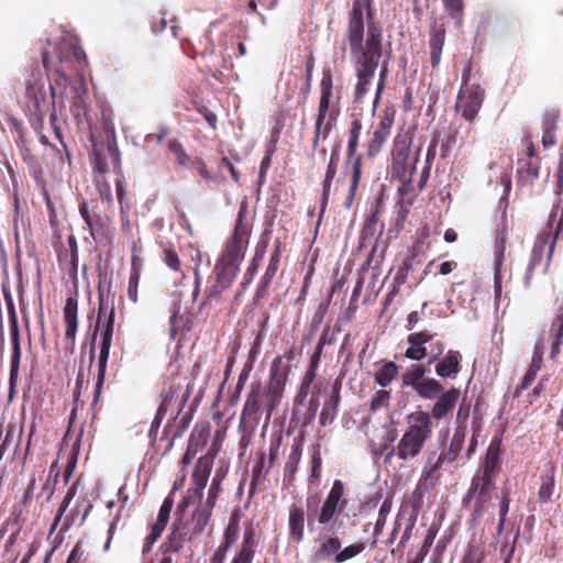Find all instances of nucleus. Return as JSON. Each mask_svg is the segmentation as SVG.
Here are the masks:
<instances>
[{
    "label": "nucleus",
    "mask_w": 563,
    "mask_h": 563,
    "mask_svg": "<svg viewBox=\"0 0 563 563\" xmlns=\"http://www.w3.org/2000/svg\"><path fill=\"white\" fill-rule=\"evenodd\" d=\"M349 42L357 71L354 100L360 102L367 92V86L374 78L382 56V32L369 25L364 42L363 4L358 0L353 2L350 14Z\"/></svg>",
    "instance_id": "obj_1"
},
{
    "label": "nucleus",
    "mask_w": 563,
    "mask_h": 563,
    "mask_svg": "<svg viewBox=\"0 0 563 563\" xmlns=\"http://www.w3.org/2000/svg\"><path fill=\"white\" fill-rule=\"evenodd\" d=\"M212 465V455H205L198 460V463L191 475V486L189 487L186 497L179 505V508H185L191 504H195L196 501H199V505L197 506L191 519L192 532L195 534H200L203 532L212 514V508L203 505L201 500L203 489L206 488L210 477Z\"/></svg>",
    "instance_id": "obj_2"
},
{
    "label": "nucleus",
    "mask_w": 563,
    "mask_h": 563,
    "mask_svg": "<svg viewBox=\"0 0 563 563\" xmlns=\"http://www.w3.org/2000/svg\"><path fill=\"white\" fill-rule=\"evenodd\" d=\"M407 429L396 446V454L402 461L417 457L433 431L429 412L422 410L411 412L407 416Z\"/></svg>",
    "instance_id": "obj_3"
},
{
    "label": "nucleus",
    "mask_w": 563,
    "mask_h": 563,
    "mask_svg": "<svg viewBox=\"0 0 563 563\" xmlns=\"http://www.w3.org/2000/svg\"><path fill=\"white\" fill-rule=\"evenodd\" d=\"M339 113L333 101V81L331 74L324 73L320 82V102L316 121L313 146H318L319 140L327 139Z\"/></svg>",
    "instance_id": "obj_4"
},
{
    "label": "nucleus",
    "mask_w": 563,
    "mask_h": 563,
    "mask_svg": "<svg viewBox=\"0 0 563 563\" xmlns=\"http://www.w3.org/2000/svg\"><path fill=\"white\" fill-rule=\"evenodd\" d=\"M247 244L246 234L235 230L216 266L218 279L221 283L229 284L234 279L244 258Z\"/></svg>",
    "instance_id": "obj_5"
},
{
    "label": "nucleus",
    "mask_w": 563,
    "mask_h": 563,
    "mask_svg": "<svg viewBox=\"0 0 563 563\" xmlns=\"http://www.w3.org/2000/svg\"><path fill=\"white\" fill-rule=\"evenodd\" d=\"M498 462V451L493 444L489 445L485 462L475 473L467 496H476L478 511L484 510L486 503L490 499L494 489L493 476Z\"/></svg>",
    "instance_id": "obj_6"
},
{
    "label": "nucleus",
    "mask_w": 563,
    "mask_h": 563,
    "mask_svg": "<svg viewBox=\"0 0 563 563\" xmlns=\"http://www.w3.org/2000/svg\"><path fill=\"white\" fill-rule=\"evenodd\" d=\"M410 139L407 135H399L395 139L393 148V173L399 179L412 180L416 175V165L419 161V151L411 152Z\"/></svg>",
    "instance_id": "obj_7"
},
{
    "label": "nucleus",
    "mask_w": 563,
    "mask_h": 563,
    "mask_svg": "<svg viewBox=\"0 0 563 563\" xmlns=\"http://www.w3.org/2000/svg\"><path fill=\"white\" fill-rule=\"evenodd\" d=\"M484 92L477 85H464L457 96L455 108L467 121H473L482 107Z\"/></svg>",
    "instance_id": "obj_8"
},
{
    "label": "nucleus",
    "mask_w": 563,
    "mask_h": 563,
    "mask_svg": "<svg viewBox=\"0 0 563 563\" xmlns=\"http://www.w3.org/2000/svg\"><path fill=\"white\" fill-rule=\"evenodd\" d=\"M344 484L335 479L325 500L322 504L318 522L320 525L329 523L339 510L345 508L346 500L343 499Z\"/></svg>",
    "instance_id": "obj_9"
},
{
    "label": "nucleus",
    "mask_w": 563,
    "mask_h": 563,
    "mask_svg": "<svg viewBox=\"0 0 563 563\" xmlns=\"http://www.w3.org/2000/svg\"><path fill=\"white\" fill-rule=\"evenodd\" d=\"M554 249V238L551 232H542L538 235L533 249L531 252L530 261L527 267V273L525 276L526 285H529L530 279L532 277L533 269L541 264L544 255L547 256V263L550 261L551 255Z\"/></svg>",
    "instance_id": "obj_10"
},
{
    "label": "nucleus",
    "mask_w": 563,
    "mask_h": 563,
    "mask_svg": "<svg viewBox=\"0 0 563 563\" xmlns=\"http://www.w3.org/2000/svg\"><path fill=\"white\" fill-rule=\"evenodd\" d=\"M341 540L335 534H320L316 540L313 559L318 563H329L334 560L341 549Z\"/></svg>",
    "instance_id": "obj_11"
},
{
    "label": "nucleus",
    "mask_w": 563,
    "mask_h": 563,
    "mask_svg": "<svg viewBox=\"0 0 563 563\" xmlns=\"http://www.w3.org/2000/svg\"><path fill=\"white\" fill-rule=\"evenodd\" d=\"M394 110L384 111L383 115L379 117V122L377 128L373 133V137L368 144V151L371 155L377 154L385 142L388 140L390 135V130L394 124Z\"/></svg>",
    "instance_id": "obj_12"
},
{
    "label": "nucleus",
    "mask_w": 563,
    "mask_h": 563,
    "mask_svg": "<svg viewBox=\"0 0 563 563\" xmlns=\"http://www.w3.org/2000/svg\"><path fill=\"white\" fill-rule=\"evenodd\" d=\"M113 327H114V310L111 308L107 323L102 333L100 353H99V369H98V385H101L104 378V373L107 368V362L109 358L110 347L112 343L113 335Z\"/></svg>",
    "instance_id": "obj_13"
},
{
    "label": "nucleus",
    "mask_w": 563,
    "mask_h": 563,
    "mask_svg": "<svg viewBox=\"0 0 563 563\" xmlns=\"http://www.w3.org/2000/svg\"><path fill=\"white\" fill-rule=\"evenodd\" d=\"M460 390L457 388H451L450 390L441 394L437 402L432 407L431 419H442L445 417L455 406L460 398Z\"/></svg>",
    "instance_id": "obj_14"
},
{
    "label": "nucleus",
    "mask_w": 563,
    "mask_h": 563,
    "mask_svg": "<svg viewBox=\"0 0 563 563\" xmlns=\"http://www.w3.org/2000/svg\"><path fill=\"white\" fill-rule=\"evenodd\" d=\"M287 365L284 364L280 356L274 358L269 371V391L279 396L284 389L287 379Z\"/></svg>",
    "instance_id": "obj_15"
},
{
    "label": "nucleus",
    "mask_w": 563,
    "mask_h": 563,
    "mask_svg": "<svg viewBox=\"0 0 563 563\" xmlns=\"http://www.w3.org/2000/svg\"><path fill=\"white\" fill-rule=\"evenodd\" d=\"M465 440V430L463 428H456L451 443L449 451L445 453H442L435 464L432 467V471L438 470L444 462L452 463L456 460L457 455L460 454L463 444Z\"/></svg>",
    "instance_id": "obj_16"
},
{
    "label": "nucleus",
    "mask_w": 563,
    "mask_h": 563,
    "mask_svg": "<svg viewBox=\"0 0 563 563\" xmlns=\"http://www.w3.org/2000/svg\"><path fill=\"white\" fill-rule=\"evenodd\" d=\"M289 534L292 541L300 542L305 536V511L301 507L292 506L288 519Z\"/></svg>",
    "instance_id": "obj_17"
},
{
    "label": "nucleus",
    "mask_w": 563,
    "mask_h": 563,
    "mask_svg": "<svg viewBox=\"0 0 563 563\" xmlns=\"http://www.w3.org/2000/svg\"><path fill=\"white\" fill-rule=\"evenodd\" d=\"M461 355L456 351H449L445 357L435 366V373L440 377H455L460 372Z\"/></svg>",
    "instance_id": "obj_18"
},
{
    "label": "nucleus",
    "mask_w": 563,
    "mask_h": 563,
    "mask_svg": "<svg viewBox=\"0 0 563 563\" xmlns=\"http://www.w3.org/2000/svg\"><path fill=\"white\" fill-rule=\"evenodd\" d=\"M78 302L73 297L66 300L64 308V319L66 324L65 336L68 340L74 341L78 328L77 319Z\"/></svg>",
    "instance_id": "obj_19"
},
{
    "label": "nucleus",
    "mask_w": 563,
    "mask_h": 563,
    "mask_svg": "<svg viewBox=\"0 0 563 563\" xmlns=\"http://www.w3.org/2000/svg\"><path fill=\"white\" fill-rule=\"evenodd\" d=\"M255 533L252 529L244 532L240 551L233 556L230 563H252L255 549Z\"/></svg>",
    "instance_id": "obj_20"
},
{
    "label": "nucleus",
    "mask_w": 563,
    "mask_h": 563,
    "mask_svg": "<svg viewBox=\"0 0 563 563\" xmlns=\"http://www.w3.org/2000/svg\"><path fill=\"white\" fill-rule=\"evenodd\" d=\"M445 31L442 26L433 27L430 33V60L433 67H437L441 60V53L444 45Z\"/></svg>",
    "instance_id": "obj_21"
},
{
    "label": "nucleus",
    "mask_w": 563,
    "mask_h": 563,
    "mask_svg": "<svg viewBox=\"0 0 563 563\" xmlns=\"http://www.w3.org/2000/svg\"><path fill=\"white\" fill-rule=\"evenodd\" d=\"M442 390V385L434 378H426L416 386L417 394L426 399L439 397Z\"/></svg>",
    "instance_id": "obj_22"
},
{
    "label": "nucleus",
    "mask_w": 563,
    "mask_h": 563,
    "mask_svg": "<svg viewBox=\"0 0 563 563\" xmlns=\"http://www.w3.org/2000/svg\"><path fill=\"white\" fill-rule=\"evenodd\" d=\"M399 367L394 362H386L377 371L375 375V382L383 388L390 385V383L397 377Z\"/></svg>",
    "instance_id": "obj_23"
},
{
    "label": "nucleus",
    "mask_w": 563,
    "mask_h": 563,
    "mask_svg": "<svg viewBox=\"0 0 563 563\" xmlns=\"http://www.w3.org/2000/svg\"><path fill=\"white\" fill-rule=\"evenodd\" d=\"M261 409V388H253L245 400L244 408L242 411V418L256 417Z\"/></svg>",
    "instance_id": "obj_24"
},
{
    "label": "nucleus",
    "mask_w": 563,
    "mask_h": 563,
    "mask_svg": "<svg viewBox=\"0 0 563 563\" xmlns=\"http://www.w3.org/2000/svg\"><path fill=\"white\" fill-rule=\"evenodd\" d=\"M426 374V368L421 364H413L401 375V384L405 387H415L421 382Z\"/></svg>",
    "instance_id": "obj_25"
},
{
    "label": "nucleus",
    "mask_w": 563,
    "mask_h": 563,
    "mask_svg": "<svg viewBox=\"0 0 563 563\" xmlns=\"http://www.w3.org/2000/svg\"><path fill=\"white\" fill-rule=\"evenodd\" d=\"M551 334L554 336V341L552 343L551 357L559 352L560 345L563 339V308L560 309L556 318L554 319L551 327Z\"/></svg>",
    "instance_id": "obj_26"
},
{
    "label": "nucleus",
    "mask_w": 563,
    "mask_h": 563,
    "mask_svg": "<svg viewBox=\"0 0 563 563\" xmlns=\"http://www.w3.org/2000/svg\"><path fill=\"white\" fill-rule=\"evenodd\" d=\"M364 549L365 544L362 542L353 543L342 550L340 549L339 553L334 556L333 563H344L358 555Z\"/></svg>",
    "instance_id": "obj_27"
},
{
    "label": "nucleus",
    "mask_w": 563,
    "mask_h": 563,
    "mask_svg": "<svg viewBox=\"0 0 563 563\" xmlns=\"http://www.w3.org/2000/svg\"><path fill=\"white\" fill-rule=\"evenodd\" d=\"M361 132V123L358 121H354L352 123V129L350 131V139L347 143V161H352L355 156L356 148L358 145V137Z\"/></svg>",
    "instance_id": "obj_28"
},
{
    "label": "nucleus",
    "mask_w": 563,
    "mask_h": 563,
    "mask_svg": "<svg viewBox=\"0 0 563 563\" xmlns=\"http://www.w3.org/2000/svg\"><path fill=\"white\" fill-rule=\"evenodd\" d=\"M279 261H280V254H279V250L277 249L271 256V260H269V264L266 268V272L264 274V276L262 277V284L263 286H267L272 279L274 278L276 272L278 271V266H279Z\"/></svg>",
    "instance_id": "obj_29"
},
{
    "label": "nucleus",
    "mask_w": 563,
    "mask_h": 563,
    "mask_svg": "<svg viewBox=\"0 0 563 563\" xmlns=\"http://www.w3.org/2000/svg\"><path fill=\"white\" fill-rule=\"evenodd\" d=\"M10 320V330H11V336L14 342L15 349H14V356L12 360V371L11 374L14 373V371L18 369L19 358H20V347H19V327H18V318L9 319Z\"/></svg>",
    "instance_id": "obj_30"
},
{
    "label": "nucleus",
    "mask_w": 563,
    "mask_h": 563,
    "mask_svg": "<svg viewBox=\"0 0 563 563\" xmlns=\"http://www.w3.org/2000/svg\"><path fill=\"white\" fill-rule=\"evenodd\" d=\"M69 48H70V54L68 52H65L64 48H59V54H58V57H59V60L62 63L66 62L69 56L71 55L76 62L80 63L81 60L85 59V54H84V51L78 46V44L76 43V41L71 40L69 42Z\"/></svg>",
    "instance_id": "obj_31"
},
{
    "label": "nucleus",
    "mask_w": 563,
    "mask_h": 563,
    "mask_svg": "<svg viewBox=\"0 0 563 563\" xmlns=\"http://www.w3.org/2000/svg\"><path fill=\"white\" fill-rule=\"evenodd\" d=\"M300 459H301V449L299 445H294L288 455V461L285 466L286 473H288L289 475H294L297 471V466L300 462Z\"/></svg>",
    "instance_id": "obj_32"
},
{
    "label": "nucleus",
    "mask_w": 563,
    "mask_h": 563,
    "mask_svg": "<svg viewBox=\"0 0 563 563\" xmlns=\"http://www.w3.org/2000/svg\"><path fill=\"white\" fill-rule=\"evenodd\" d=\"M435 155V144H431L430 147L428 148V154H427V164L426 166L423 167L420 176H419V180H418V189H422L423 186L426 185L428 178H429V174H430V161L434 157Z\"/></svg>",
    "instance_id": "obj_33"
},
{
    "label": "nucleus",
    "mask_w": 563,
    "mask_h": 563,
    "mask_svg": "<svg viewBox=\"0 0 563 563\" xmlns=\"http://www.w3.org/2000/svg\"><path fill=\"white\" fill-rule=\"evenodd\" d=\"M553 488H554V476L552 474L543 479V483L539 489V499L542 503L549 501L553 494Z\"/></svg>",
    "instance_id": "obj_34"
},
{
    "label": "nucleus",
    "mask_w": 563,
    "mask_h": 563,
    "mask_svg": "<svg viewBox=\"0 0 563 563\" xmlns=\"http://www.w3.org/2000/svg\"><path fill=\"white\" fill-rule=\"evenodd\" d=\"M220 490H221V479L218 478V476H216L212 479L211 486L208 490V497H207L206 501L202 504L206 505L207 507H210L213 509V507L216 505V500L220 494Z\"/></svg>",
    "instance_id": "obj_35"
},
{
    "label": "nucleus",
    "mask_w": 563,
    "mask_h": 563,
    "mask_svg": "<svg viewBox=\"0 0 563 563\" xmlns=\"http://www.w3.org/2000/svg\"><path fill=\"white\" fill-rule=\"evenodd\" d=\"M346 164H351L349 170L350 183L358 184L362 176V156L356 155L352 161H347Z\"/></svg>",
    "instance_id": "obj_36"
},
{
    "label": "nucleus",
    "mask_w": 563,
    "mask_h": 563,
    "mask_svg": "<svg viewBox=\"0 0 563 563\" xmlns=\"http://www.w3.org/2000/svg\"><path fill=\"white\" fill-rule=\"evenodd\" d=\"M206 443V439H202L201 442H198L195 440V435L192 434L189 439V442H188V445H187V450L185 452V455L183 457V463L184 464H189L192 459L196 456L197 454V451H198V448L200 445H203Z\"/></svg>",
    "instance_id": "obj_37"
},
{
    "label": "nucleus",
    "mask_w": 563,
    "mask_h": 563,
    "mask_svg": "<svg viewBox=\"0 0 563 563\" xmlns=\"http://www.w3.org/2000/svg\"><path fill=\"white\" fill-rule=\"evenodd\" d=\"M390 398V393L385 389H380L376 391L374 395L372 401H371V409L373 411H376L377 409L387 406L388 400Z\"/></svg>",
    "instance_id": "obj_38"
},
{
    "label": "nucleus",
    "mask_w": 563,
    "mask_h": 563,
    "mask_svg": "<svg viewBox=\"0 0 563 563\" xmlns=\"http://www.w3.org/2000/svg\"><path fill=\"white\" fill-rule=\"evenodd\" d=\"M140 282V273L136 269H133L129 277V287H128V296L131 301H137V288Z\"/></svg>",
    "instance_id": "obj_39"
},
{
    "label": "nucleus",
    "mask_w": 563,
    "mask_h": 563,
    "mask_svg": "<svg viewBox=\"0 0 563 563\" xmlns=\"http://www.w3.org/2000/svg\"><path fill=\"white\" fill-rule=\"evenodd\" d=\"M172 509H173V500L169 498H165L159 508V511H158L155 522L166 526L169 520Z\"/></svg>",
    "instance_id": "obj_40"
},
{
    "label": "nucleus",
    "mask_w": 563,
    "mask_h": 563,
    "mask_svg": "<svg viewBox=\"0 0 563 563\" xmlns=\"http://www.w3.org/2000/svg\"><path fill=\"white\" fill-rule=\"evenodd\" d=\"M338 164H339V152L334 151L330 156L329 165L327 168L325 180H324L325 185L334 178Z\"/></svg>",
    "instance_id": "obj_41"
},
{
    "label": "nucleus",
    "mask_w": 563,
    "mask_h": 563,
    "mask_svg": "<svg viewBox=\"0 0 563 563\" xmlns=\"http://www.w3.org/2000/svg\"><path fill=\"white\" fill-rule=\"evenodd\" d=\"M509 510V498L506 495H503L499 503V522H498V531L501 532L504 529L506 516Z\"/></svg>",
    "instance_id": "obj_42"
},
{
    "label": "nucleus",
    "mask_w": 563,
    "mask_h": 563,
    "mask_svg": "<svg viewBox=\"0 0 563 563\" xmlns=\"http://www.w3.org/2000/svg\"><path fill=\"white\" fill-rule=\"evenodd\" d=\"M316 364L312 363L309 367V369L305 373L302 383H301V393L307 396L308 389L310 385L312 384L313 379L316 378Z\"/></svg>",
    "instance_id": "obj_43"
},
{
    "label": "nucleus",
    "mask_w": 563,
    "mask_h": 563,
    "mask_svg": "<svg viewBox=\"0 0 563 563\" xmlns=\"http://www.w3.org/2000/svg\"><path fill=\"white\" fill-rule=\"evenodd\" d=\"M405 355L410 360L420 361L426 356V347L418 344H410Z\"/></svg>",
    "instance_id": "obj_44"
},
{
    "label": "nucleus",
    "mask_w": 563,
    "mask_h": 563,
    "mask_svg": "<svg viewBox=\"0 0 563 563\" xmlns=\"http://www.w3.org/2000/svg\"><path fill=\"white\" fill-rule=\"evenodd\" d=\"M233 543V540L221 543L211 558V563H223L227 552L230 545Z\"/></svg>",
    "instance_id": "obj_45"
},
{
    "label": "nucleus",
    "mask_w": 563,
    "mask_h": 563,
    "mask_svg": "<svg viewBox=\"0 0 563 563\" xmlns=\"http://www.w3.org/2000/svg\"><path fill=\"white\" fill-rule=\"evenodd\" d=\"M164 261L169 268H172L174 271L179 269L180 261H179L177 254L173 250L165 251Z\"/></svg>",
    "instance_id": "obj_46"
},
{
    "label": "nucleus",
    "mask_w": 563,
    "mask_h": 563,
    "mask_svg": "<svg viewBox=\"0 0 563 563\" xmlns=\"http://www.w3.org/2000/svg\"><path fill=\"white\" fill-rule=\"evenodd\" d=\"M542 355H543V349L540 346H536L532 360L529 366V369L538 373L541 368V362H542Z\"/></svg>",
    "instance_id": "obj_47"
},
{
    "label": "nucleus",
    "mask_w": 563,
    "mask_h": 563,
    "mask_svg": "<svg viewBox=\"0 0 563 563\" xmlns=\"http://www.w3.org/2000/svg\"><path fill=\"white\" fill-rule=\"evenodd\" d=\"M401 181V186L398 188V191L401 196H406L412 191L413 186L418 187L419 178L412 176V180L399 179Z\"/></svg>",
    "instance_id": "obj_48"
},
{
    "label": "nucleus",
    "mask_w": 563,
    "mask_h": 563,
    "mask_svg": "<svg viewBox=\"0 0 563 563\" xmlns=\"http://www.w3.org/2000/svg\"><path fill=\"white\" fill-rule=\"evenodd\" d=\"M430 339H431V336L423 332L411 333L408 336V342H409V344H416V345L418 344V345L423 346V344L429 342Z\"/></svg>",
    "instance_id": "obj_49"
},
{
    "label": "nucleus",
    "mask_w": 563,
    "mask_h": 563,
    "mask_svg": "<svg viewBox=\"0 0 563 563\" xmlns=\"http://www.w3.org/2000/svg\"><path fill=\"white\" fill-rule=\"evenodd\" d=\"M168 547L176 552L179 551L180 548L183 547L181 537L180 534H178V531L176 529H174L170 536L168 537Z\"/></svg>",
    "instance_id": "obj_50"
},
{
    "label": "nucleus",
    "mask_w": 563,
    "mask_h": 563,
    "mask_svg": "<svg viewBox=\"0 0 563 563\" xmlns=\"http://www.w3.org/2000/svg\"><path fill=\"white\" fill-rule=\"evenodd\" d=\"M3 296L5 300L9 319L18 318L12 295L10 294V291L3 289Z\"/></svg>",
    "instance_id": "obj_51"
},
{
    "label": "nucleus",
    "mask_w": 563,
    "mask_h": 563,
    "mask_svg": "<svg viewBox=\"0 0 563 563\" xmlns=\"http://www.w3.org/2000/svg\"><path fill=\"white\" fill-rule=\"evenodd\" d=\"M387 71H388L387 65L384 64L382 66L380 73H379V80H378L377 87H376V95H375L374 104L377 103L379 98H380V92H382L384 84H385V78H386Z\"/></svg>",
    "instance_id": "obj_52"
},
{
    "label": "nucleus",
    "mask_w": 563,
    "mask_h": 563,
    "mask_svg": "<svg viewBox=\"0 0 563 563\" xmlns=\"http://www.w3.org/2000/svg\"><path fill=\"white\" fill-rule=\"evenodd\" d=\"M505 242H506L505 230H503L500 232V235L498 236V245H497L498 254H497V258H496V273L498 272V267L501 264V261H503V257H504Z\"/></svg>",
    "instance_id": "obj_53"
},
{
    "label": "nucleus",
    "mask_w": 563,
    "mask_h": 563,
    "mask_svg": "<svg viewBox=\"0 0 563 563\" xmlns=\"http://www.w3.org/2000/svg\"><path fill=\"white\" fill-rule=\"evenodd\" d=\"M98 190L100 192V196L102 198H106L107 200H111V191L109 185L106 183L103 177L97 178L96 180Z\"/></svg>",
    "instance_id": "obj_54"
},
{
    "label": "nucleus",
    "mask_w": 563,
    "mask_h": 563,
    "mask_svg": "<svg viewBox=\"0 0 563 563\" xmlns=\"http://www.w3.org/2000/svg\"><path fill=\"white\" fill-rule=\"evenodd\" d=\"M445 8L452 12L454 16H459L462 10V0H443Z\"/></svg>",
    "instance_id": "obj_55"
},
{
    "label": "nucleus",
    "mask_w": 563,
    "mask_h": 563,
    "mask_svg": "<svg viewBox=\"0 0 563 563\" xmlns=\"http://www.w3.org/2000/svg\"><path fill=\"white\" fill-rule=\"evenodd\" d=\"M117 522L118 520H112L111 522H109V527H108V530H107V540L103 544V551L107 552L109 551L110 547H111V542H112V539H113V536H114V531H115V527H117Z\"/></svg>",
    "instance_id": "obj_56"
},
{
    "label": "nucleus",
    "mask_w": 563,
    "mask_h": 563,
    "mask_svg": "<svg viewBox=\"0 0 563 563\" xmlns=\"http://www.w3.org/2000/svg\"><path fill=\"white\" fill-rule=\"evenodd\" d=\"M334 408H323L319 418L320 424L325 426L328 422H331L334 419Z\"/></svg>",
    "instance_id": "obj_57"
},
{
    "label": "nucleus",
    "mask_w": 563,
    "mask_h": 563,
    "mask_svg": "<svg viewBox=\"0 0 563 563\" xmlns=\"http://www.w3.org/2000/svg\"><path fill=\"white\" fill-rule=\"evenodd\" d=\"M357 188H358V184L350 183L347 196L344 201V206L346 208H350L352 206L355 195H356V191H357Z\"/></svg>",
    "instance_id": "obj_58"
},
{
    "label": "nucleus",
    "mask_w": 563,
    "mask_h": 563,
    "mask_svg": "<svg viewBox=\"0 0 563 563\" xmlns=\"http://www.w3.org/2000/svg\"><path fill=\"white\" fill-rule=\"evenodd\" d=\"M542 144L545 148L555 144V139L552 129H547L542 135Z\"/></svg>",
    "instance_id": "obj_59"
},
{
    "label": "nucleus",
    "mask_w": 563,
    "mask_h": 563,
    "mask_svg": "<svg viewBox=\"0 0 563 563\" xmlns=\"http://www.w3.org/2000/svg\"><path fill=\"white\" fill-rule=\"evenodd\" d=\"M536 376H537V373L528 368V371L525 374L522 382L520 384V389L528 388L531 385V383L533 382V379L536 378Z\"/></svg>",
    "instance_id": "obj_60"
},
{
    "label": "nucleus",
    "mask_w": 563,
    "mask_h": 563,
    "mask_svg": "<svg viewBox=\"0 0 563 563\" xmlns=\"http://www.w3.org/2000/svg\"><path fill=\"white\" fill-rule=\"evenodd\" d=\"M165 527L166 526H164V525L155 522L154 526L152 527V531L148 534V537L152 538V540L156 541L162 536Z\"/></svg>",
    "instance_id": "obj_61"
},
{
    "label": "nucleus",
    "mask_w": 563,
    "mask_h": 563,
    "mask_svg": "<svg viewBox=\"0 0 563 563\" xmlns=\"http://www.w3.org/2000/svg\"><path fill=\"white\" fill-rule=\"evenodd\" d=\"M271 164V154L267 153L261 163V169H260V179H263L267 173V169L269 168Z\"/></svg>",
    "instance_id": "obj_62"
},
{
    "label": "nucleus",
    "mask_w": 563,
    "mask_h": 563,
    "mask_svg": "<svg viewBox=\"0 0 563 563\" xmlns=\"http://www.w3.org/2000/svg\"><path fill=\"white\" fill-rule=\"evenodd\" d=\"M168 405H169V399H168V396H166L162 404L159 405L158 409H157V412H156V420L158 419H163V417L166 415L167 412V408H168Z\"/></svg>",
    "instance_id": "obj_63"
},
{
    "label": "nucleus",
    "mask_w": 563,
    "mask_h": 563,
    "mask_svg": "<svg viewBox=\"0 0 563 563\" xmlns=\"http://www.w3.org/2000/svg\"><path fill=\"white\" fill-rule=\"evenodd\" d=\"M236 533H238V528L232 522H230L227 528V531H225V541L224 542H228L231 540H233V542H234L236 539Z\"/></svg>",
    "instance_id": "obj_64"
}]
</instances>
